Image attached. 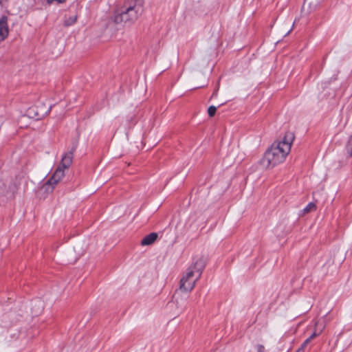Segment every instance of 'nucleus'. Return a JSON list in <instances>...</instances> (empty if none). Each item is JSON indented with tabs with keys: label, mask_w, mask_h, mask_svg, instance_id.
<instances>
[{
	"label": "nucleus",
	"mask_w": 352,
	"mask_h": 352,
	"mask_svg": "<svg viewBox=\"0 0 352 352\" xmlns=\"http://www.w3.org/2000/svg\"><path fill=\"white\" fill-rule=\"evenodd\" d=\"M316 209V206L314 203H309L303 210L304 214L309 213Z\"/></svg>",
	"instance_id": "obj_10"
},
{
	"label": "nucleus",
	"mask_w": 352,
	"mask_h": 352,
	"mask_svg": "<svg viewBox=\"0 0 352 352\" xmlns=\"http://www.w3.org/2000/svg\"><path fill=\"white\" fill-rule=\"evenodd\" d=\"M309 343V340H305L296 352L304 351L305 347L307 346Z\"/></svg>",
	"instance_id": "obj_13"
},
{
	"label": "nucleus",
	"mask_w": 352,
	"mask_h": 352,
	"mask_svg": "<svg viewBox=\"0 0 352 352\" xmlns=\"http://www.w3.org/2000/svg\"><path fill=\"white\" fill-rule=\"evenodd\" d=\"M157 234L155 232L150 233L143 238L141 241L142 245H149L153 244L157 239Z\"/></svg>",
	"instance_id": "obj_7"
},
{
	"label": "nucleus",
	"mask_w": 352,
	"mask_h": 352,
	"mask_svg": "<svg viewBox=\"0 0 352 352\" xmlns=\"http://www.w3.org/2000/svg\"><path fill=\"white\" fill-rule=\"evenodd\" d=\"M265 348L263 345H258L257 351L258 352H264Z\"/></svg>",
	"instance_id": "obj_15"
},
{
	"label": "nucleus",
	"mask_w": 352,
	"mask_h": 352,
	"mask_svg": "<svg viewBox=\"0 0 352 352\" xmlns=\"http://www.w3.org/2000/svg\"><path fill=\"white\" fill-rule=\"evenodd\" d=\"M347 152L352 156V135L349 138L348 143L346 144Z\"/></svg>",
	"instance_id": "obj_11"
},
{
	"label": "nucleus",
	"mask_w": 352,
	"mask_h": 352,
	"mask_svg": "<svg viewBox=\"0 0 352 352\" xmlns=\"http://www.w3.org/2000/svg\"><path fill=\"white\" fill-rule=\"evenodd\" d=\"M206 262L203 258H196L193 263L187 269L186 274L182 276L184 278L196 279L198 280L205 267Z\"/></svg>",
	"instance_id": "obj_4"
},
{
	"label": "nucleus",
	"mask_w": 352,
	"mask_h": 352,
	"mask_svg": "<svg viewBox=\"0 0 352 352\" xmlns=\"http://www.w3.org/2000/svg\"><path fill=\"white\" fill-rule=\"evenodd\" d=\"M77 21V15H74L72 16H69L64 21V25L66 27L72 25L74 24Z\"/></svg>",
	"instance_id": "obj_9"
},
{
	"label": "nucleus",
	"mask_w": 352,
	"mask_h": 352,
	"mask_svg": "<svg viewBox=\"0 0 352 352\" xmlns=\"http://www.w3.org/2000/svg\"><path fill=\"white\" fill-rule=\"evenodd\" d=\"M323 0H305L304 6L307 5L311 9H316Z\"/></svg>",
	"instance_id": "obj_8"
},
{
	"label": "nucleus",
	"mask_w": 352,
	"mask_h": 352,
	"mask_svg": "<svg viewBox=\"0 0 352 352\" xmlns=\"http://www.w3.org/2000/svg\"><path fill=\"white\" fill-rule=\"evenodd\" d=\"M317 334L316 333H314L310 337H309L307 340H309V342H311V340L315 338L316 337Z\"/></svg>",
	"instance_id": "obj_16"
},
{
	"label": "nucleus",
	"mask_w": 352,
	"mask_h": 352,
	"mask_svg": "<svg viewBox=\"0 0 352 352\" xmlns=\"http://www.w3.org/2000/svg\"><path fill=\"white\" fill-rule=\"evenodd\" d=\"M216 94H217V91H215L213 93L212 96H214V95H216Z\"/></svg>",
	"instance_id": "obj_17"
},
{
	"label": "nucleus",
	"mask_w": 352,
	"mask_h": 352,
	"mask_svg": "<svg viewBox=\"0 0 352 352\" xmlns=\"http://www.w3.org/2000/svg\"><path fill=\"white\" fill-rule=\"evenodd\" d=\"M294 134L287 131L280 141H276L265 152L261 160V164L265 168L274 167L283 162L291 151Z\"/></svg>",
	"instance_id": "obj_1"
},
{
	"label": "nucleus",
	"mask_w": 352,
	"mask_h": 352,
	"mask_svg": "<svg viewBox=\"0 0 352 352\" xmlns=\"http://www.w3.org/2000/svg\"><path fill=\"white\" fill-rule=\"evenodd\" d=\"M76 148L74 147L72 151L66 153L62 157L61 162L55 172L50 177V179L44 185V188L47 190L49 186H52V190L54 188V186L57 184L64 176V170L69 168L72 164L73 161V153Z\"/></svg>",
	"instance_id": "obj_3"
},
{
	"label": "nucleus",
	"mask_w": 352,
	"mask_h": 352,
	"mask_svg": "<svg viewBox=\"0 0 352 352\" xmlns=\"http://www.w3.org/2000/svg\"><path fill=\"white\" fill-rule=\"evenodd\" d=\"M47 3L49 4L52 3L54 1H56L58 3H64L66 0H46Z\"/></svg>",
	"instance_id": "obj_14"
},
{
	"label": "nucleus",
	"mask_w": 352,
	"mask_h": 352,
	"mask_svg": "<svg viewBox=\"0 0 352 352\" xmlns=\"http://www.w3.org/2000/svg\"><path fill=\"white\" fill-rule=\"evenodd\" d=\"M197 282L196 279L182 278L179 282V289L183 292H190L194 289Z\"/></svg>",
	"instance_id": "obj_5"
},
{
	"label": "nucleus",
	"mask_w": 352,
	"mask_h": 352,
	"mask_svg": "<svg viewBox=\"0 0 352 352\" xmlns=\"http://www.w3.org/2000/svg\"><path fill=\"white\" fill-rule=\"evenodd\" d=\"M217 111V108L214 106H210L209 107L208 109V113L210 117H212L215 115Z\"/></svg>",
	"instance_id": "obj_12"
},
{
	"label": "nucleus",
	"mask_w": 352,
	"mask_h": 352,
	"mask_svg": "<svg viewBox=\"0 0 352 352\" xmlns=\"http://www.w3.org/2000/svg\"><path fill=\"white\" fill-rule=\"evenodd\" d=\"M143 6L141 0H133L125 3L115 12L113 17L116 24H133L142 14Z\"/></svg>",
	"instance_id": "obj_2"
},
{
	"label": "nucleus",
	"mask_w": 352,
	"mask_h": 352,
	"mask_svg": "<svg viewBox=\"0 0 352 352\" xmlns=\"http://www.w3.org/2000/svg\"><path fill=\"white\" fill-rule=\"evenodd\" d=\"M8 17L3 16L0 19V42L5 40L8 36Z\"/></svg>",
	"instance_id": "obj_6"
}]
</instances>
